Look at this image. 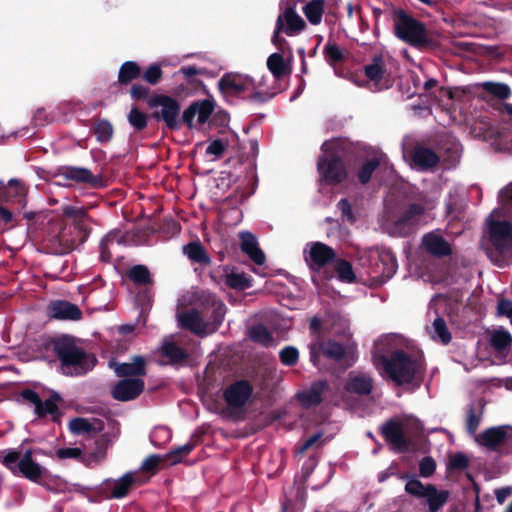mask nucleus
I'll list each match as a JSON object with an SVG mask.
<instances>
[{"instance_id":"60","label":"nucleus","mask_w":512,"mask_h":512,"mask_svg":"<svg viewBox=\"0 0 512 512\" xmlns=\"http://www.w3.org/2000/svg\"><path fill=\"white\" fill-rule=\"evenodd\" d=\"M21 459V456L16 451L8 452L4 458H3V464L9 468L14 474H17V464L19 460Z\"/></svg>"},{"instance_id":"10","label":"nucleus","mask_w":512,"mask_h":512,"mask_svg":"<svg viewBox=\"0 0 512 512\" xmlns=\"http://www.w3.org/2000/svg\"><path fill=\"white\" fill-rule=\"evenodd\" d=\"M148 106L155 110L154 116L161 118L168 128L180 127L181 106L176 99L166 95H155L148 100Z\"/></svg>"},{"instance_id":"63","label":"nucleus","mask_w":512,"mask_h":512,"mask_svg":"<svg viewBox=\"0 0 512 512\" xmlns=\"http://www.w3.org/2000/svg\"><path fill=\"white\" fill-rule=\"evenodd\" d=\"M497 314L499 316L507 317L509 320L512 319V302L507 299H501L497 303Z\"/></svg>"},{"instance_id":"8","label":"nucleus","mask_w":512,"mask_h":512,"mask_svg":"<svg viewBox=\"0 0 512 512\" xmlns=\"http://www.w3.org/2000/svg\"><path fill=\"white\" fill-rule=\"evenodd\" d=\"M405 491L428 504L429 512H437L447 501L449 494L445 490H437L433 485H424L415 477L410 478L406 485Z\"/></svg>"},{"instance_id":"6","label":"nucleus","mask_w":512,"mask_h":512,"mask_svg":"<svg viewBox=\"0 0 512 512\" xmlns=\"http://www.w3.org/2000/svg\"><path fill=\"white\" fill-rule=\"evenodd\" d=\"M224 315V304L217 303L213 321H205L196 310L178 313L177 319L182 328L188 329L199 336H205L213 333L217 329Z\"/></svg>"},{"instance_id":"20","label":"nucleus","mask_w":512,"mask_h":512,"mask_svg":"<svg viewBox=\"0 0 512 512\" xmlns=\"http://www.w3.org/2000/svg\"><path fill=\"white\" fill-rule=\"evenodd\" d=\"M42 453L43 452L40 449L27 450L21 456V459L17 464V474H20L31 481L38 482L39 479L45 474L46 469L34 460L33 454Z\"/></svg>"},{"instance_id":"34","label":"nucleus","mask_w":512,"mask_h":512,"mask_svg":"<svg viewBox=\"0 0 512 512\" xmlns=\"http://www.w3.org/2000/svg\"><path fill=\"white\" fill-rule=\"evenodd\" d=\"M161 351L163 356L168 358V362L170 364H180L183 363L187 357L188 354L178 347L173 341L170 339H166L163 342V345L161 347Z\"/></svg>"},{"instance_id":"22","label":"nucleus","mask_w":512,"mask_h":512,"mask_svg":"<svg viewBox=\"0 0 512 512\" xmlns=\"http://www.w3.org/2000/svg\"><path fill=\"white\" fill-rule=\"evenodd\" d=\"M144 389V381L140 378L119 381L113 389V397L119 401L135 399Z\"/></svg>"},{"instance_id":"26","label":"nucleus","mask_w":512,"mask_h":512,"mask_svg":"<svg viewBox=\"0 0 512 512\" xmlns=\"http://www.w3.org/2000/svg\"><path fill=\"white\" fill-rule=\"evenodd\" d=\"M239 238L241 240V250L247 254L255 264L263 265L266 257L258 246L257 238L249 231L240 232Z\"/></svg>"},{"instance_id":"39","label":"nucleus","mask_w":512,"mask_h":512,"mask_svg":"<svg viewBox=\"0 0 512 512\" xmlns=\"http://www.w3.org/2000/svg\"><path fill=\"white\" fill-rule=\"evenodd\" d=\"M333 267L337 274V278L346 283H353L356 279L352 265L343 259H336L333 261Z\"/></svg>"},{"instance_id":"17","label":"nucleus","mask_w":512,"mask_h":512,"mask_svg":"<svg viewBox=\"0 0 512 512\" xmlns=\"http://www.w3.org/2000/svg\"><path fill=\"white\" fill-rule=\"evenodd\" d=\"M252 77L240 73L225 74L219 80V88L225 95H234L240 93H249L255 88Z\"/></svg>"},{"instance_id":"48","label":"nucleus","mask_w":512,"mask_h":512,"mask_svg":"<svg viewBox=\"0 0 512 512\" xmlns=\"http://www.w3.org/2000/svg\"><path fill=\"white\" fill-rule=\"evenodd\" d=\"M193 448L194 446L191 443H186L167 453L166 459L169 460L171 464H177L182 460L183 457L187 456L193 450Z\"/></svg>"},{"instance_id":"57","label":"nucleus","mask_w":512,"mask_h":512,"mask_svg":"<svg viewBox=\"0 0 512 512\" xmlns=\"http://www.w3.org/2000/svg\"><path fill=\"white\" fill-rule=\"evenodd\" d=\"M481 423V416L477 415L472 409L469 411L467 420H466V426L467 431L470 435H472L475 438L476 431Z\"/></svg>"},{"instance_id":"21","label":"nucleus","mask_w":512,"mask_h":512,"mask_svg":"<svg viewBox=\"0 0 512 512\" xmlns=\"http://www.w3.org/2000/svg\"><path fill=\"white\" fill-rule=\"evenodd\" d=\"M502 126L492 124L488 119L481 118L470 125V134L477 139L488 141L498 148Z\"/></svg>"},{"instance_id":"2","label":"nucleus","mask_w":512,"mask_h":512,"mask_svg":"<svg viewBox=\"0 0 512 512\" xmlns=\"http://www.w3.org/2000/svg\"><path fill=\"white\" fill-rule=\"evenodd\" d=\"M56 353L61 360L63 374L78 376L90 371L96 364V358L86 354L69 339H62L55 344Z\"/></svg>"},{"instance_id":"59","label":"nucleus","mask_w":512,"mask_h":512,"mask_svg":"<svg viewBox=\"0 0 512 512\" xmlns=\"http://www.w3.org/2000/svg\"><path fill=\"white\" fill-rule=\"evenodd\" d=\"M435 468V461L431 457H425L419 463V471L423 477L431 476L434 473Z\"/></svg>"},{"instance_id":"14","label":"nucleus","mask_w":512,"mask_h":512,"mask_svg":"<svg viewBox=\"0 0 512 512\" xmlns=\"http://www.w3.org/2000/svg\"><path fill=\"white\" fill-rule=\"evenodd\" d=\"M489 240L495 250L507 255L512 247V225L506 221H491L488 231Z\"/></svg>"},{"instance_id":"23","label":"nucleus","mask_w":512,"mask_h":512,"mask_svg":"<svg viewBox=\"0 0 512 512\" xmlns=\"http://www.w3.org/2000/svg\"><path fill=\"white\" fill-rule=\"evenodd\" d=\"M69 429L75 435L94 437L104 429L103 421L97 418H74L69 422Z\"/></svg>"},{"instance_id":"15","label":"nucleus","mask_w":512,"mask_h":512,"mask_svg":"<svg viewBox=\"0 0 512 512\" xmlns=\"http://www.w3.org/2000/svg\"><path fill=\"white\" fill-rule=\"evenodd\" d=\"M214 111V105L210 100H200L192 103L183 112V122L190 128H198L206 123Z\"/></svg>"},{"instance_id":"12","label":"nucleus","mask_w":512,"mask_h":512,"mask_svg":"<svg viewBox=\"0 0 512 512\" xmlns=\"http://www.w3.org/2000/svg\"><path fill=\"white\" fill-rule=\"evenodd\" d=\"M307 27L304 19L297 13L294 7H286L281 11L276 20V27L273 35V42L277 44L280 41L279 33L283 32L288 36H296L303 32Z\"/></svg>"},{"instance_id":"62","label":"nucleus","mask_w":512,"mask_h":512,"mask_svg":"<svg viewBox=\"0 0 512 512\" xmlns=\"http://www.w3.org/2000/svg\"><path fill=\"white\" fill-rule=\"evenodd\" d=\"M62 211L65 216L72 217L76 221H82L86 217L84 209L80 207L67 205Z\"/></svg>"},{"instance_id":"4","label":"nucleus","mask_w":512,"mask_h":512,"mask_svg":"<svg viewBox=\"0 0 512 512\" xmlns=\"http://www.w3.org/2000/svg\"><path fill=\"white\" fill-rule=\"evenodd\" d=\"M363 266L370 268V273L378 278L380 283L386 282L397 271L398 264L395 256L386 248H370L360 256Z\"/></svg>"},{"instance_id":"51","label":"nucleus","mask_w":512,"mask_h":512,"mask_svg":"<svg viewBox=\"0 0 512 512\" xmlns=\"http://www.w3.org/2000/svg\"><path fill=\"white\" fill-rule=\"evenodd\" d=\"M279 357L284 365L292 366L297 363L299 359V352L295 347L287 346L280 351Z\"/></svg>"},{"instance_id":"54","label":"nucleus","mask_w":512,"mask_h":512,"mask_svg":"<svg viewBox=\"0 0 512 512\" xmlns=\"http://www.w3.org/2000/svg\"><path fill=\"white\" fill-rule=\"evenodd\" d=\"M81 454V449L77 447L59 448L55 451V456L59 460L78 459Z\"/></svg>"},{"instance_id":"5","label":"nucleus","mask_w":512,"mask_h":512,"mask_svg":"<svg viewBox=\"0 0 512 512\" xmlns=\"http://www.w3.org/2000/svg\"><path fill=\"white\" fill-rule=\"evenodd\" d=\"M397 37L413 47L423 49L431 45V40L422 23L401 12L395 22Z\"/></svg>"},{"instance_id":"3","label":"nucleus","mask_w":512,"mask_h":512,"mask_svg":"<svg viewBox=\"0 0 512 512\" xmlns=\"http://www.w3.org/2000/svg\"><path fill=\"white\" fill-rule=\"evenodd\" d=\"M320 180L327 184H337L347 177V170L341 160L338 141H326L322 145V154L317 164Z\"/></svg>"},{"instance_id":"58","label":"nucleus","mask_w":512,"mask_h":512,"mask_svg":"<svg viewBox=\"0 0 512 512\" xmlns=\"http://www.w3.org/2000/svg\"><path fill=\"white\" fill-rule=\"evenodd\" d=\"M8 184H9L10 189L13 191L15 196L18 198L17 203L19 204V206L23 207L25 205L24 200H23V196L26 194L25 186L15 179H11Z\"/></svg>"},{"instance_id":"28","label":"nucleus","mask_w":512,"mask_h":512,"mask_svg":"<svg viewBox=\"0 0 512 512\" xmlns=\"http://www.w3.org/2000/svg\"><path fill=\"white\" fill-rule=\"evenodd\" d=\"M411 161L413 168L426 171L437 165L439 157L428 148L416 147L412 152Z\"/></svg>"},{"instance_id":"1","label":"nucleus","mask_w":512,"mask_h":512,"mask_svg":"<svg viewBox=\"0 0 512 512\" xmlns=\"http://www.w3.org/2000/svg\"><path fill=\"white\" fill-rule=\"evenodd\" d=\"M404 346H407V341L397 334L385 335L374 345L373 363L376 369L397 384L411 383L423 366L422 357L402 351Z\"/></svg>"},{"instance_id":"27","label":"nucleus","mask_w":512,"mask_h":512,"mask_svg":"<svg viewBox=\"0 0 512 512\" xmlns=\"http://www.w3.org/2000/svg\"><path fill=\"white\" fill-rule=\"evenodd\" d=\"M424 248L434 256L443 257L451 254L450 244L438 231H432L423 237Z\"/></svg>"},{"instance_id":"42","label":"nucleus","mask_w":512,"mask_h":512,"mask_svg":"<svg viewBox=\"0 0 512 512\" xmlns=\"http://www.w3.org/2000/svg\"><path fill=\"white\" fill-rule=\"evenodd\" d=\"M267 67L276 79L281 78L287 73V66L284 58L279 53H273L268 57Z\"/></svg>"},{"instance_id":"55","label":"nucleus","mask_w":512,"mask_h":512,"mask_svg":"<svg viewBox=\"0 0 512 512\" xmlns=\"http://www.w3.org/2000/svg\"><path fill=\"white\" fill-rule=\"evenodd\" d=\"M499 201L505 213H509L512 208V183L499 192Z\"/></svg>"},{"instance_id":"7","label":"nucleus","mask_w":512,"mask_h":512,"mask_svg":"<svg viewBox=\"0 0 512 512\" xmlns=\"http://www.w3.org/2000/svg\"><path fill=\"white\" fill-rule=\"evenodd\" d=\"M19 399L28 405H32L34 407V413L38 417L50 416L53 421H59L61 418L59 405L62 402V398L55 391H51L49 397L45 399V401H42L41 397L36 392L26 389L20 393Z\"/></svg>"},{"instance_id":"25","label":"nucleus","mask_w":512,"mask_h":512,"mask_svg":"<svg viewBox=\"0 0 512 512\" xmlns=\"http://www.w3.org/2000/svg\"><path fill=\"white\" fill-rule=\"evenodd\" d=\"M251 393L252 388L248 382L238 381L225 390L224 397L229 406L241 407L247 402Z\"/></svg>"},{"instance_id":"9","label":"nucleus","mask_w":512,"mask_h":512,"mask_svg":"<svg viewBox=\"0 0 512 512\" xmlns=\"http://www.w3.org/2000/svg\"><path fill=\"white\" fill-rule=\"evenodd\" d=\"M436 204L434 199L411 204L395 221L396 229L402 233L417 225L427 223L430 219V212L436 207Z\"/></svg>"},{"instance_id":"47","label":"nucleus","mask_w":512,"mask_h":512,"mask_svg":"<svg viewBox=\"0 0 512 512\" xmlns=\"http://www.w3.org/2000/svg\"><path fill=\"white\" fill-rule=\"evenodd\" d=\"M255 88L251 90V95L255 99H262L263 97L270 94L269 87L267 84V77L260 76L258 78L252 77Z\"/></svg>"},{"instance_id":"53","label":"nucleus","mask_w":512,"mask_h":512,"mask_svg":"<svg viewBox=\"0 0 512 512\" xmlns=\"http://www.w3.org/2000/svg\"><path fill=\"white\" fill-rule=\"evenodd\" d=\"M469 464L467 456L463 453H456L449 457L448 468L453 470H463Z\"/></svg>"},{"instance_id":"45","label":"nucleus","mask_w":512,"mask_h":512,"mask_svg":"<svg viewBox=\"0 0 512 512\" xmlns=\"http://www.w3.org/2000/svg\"><path fill=\"white\" fill-rule=\"evenodd\" d=\"M481 87L486 92L492 94L493 96L499 99H508L511 95L510 87L505 83L499 82H483L481 83Z\"/></svg>"},{"instance_id":"50","label":"nucleus","mask_w":512,"mask_h":512,"mask_svg":"<svg viewBox=\"0 0 512 512\" xmlns=\"http://www.w3.org/2000/svg\"><path fill=\"white\" fill-rule=\"evenodd\" d=\"M129 277L135 283L146 284L150 282V272L143 265L134 266L129 271Z\"/></svg>"},{"instance_id":"29","label":"nucleus","mask_w":512,"mask_h":512,"mask_svg":"<svg viewBox=\"0 0 512 512\" xmlns=\"http://www.w3.org/2000/svg\"><path fill=\"white\" fill-rule=\"evenodd\" d=\"M372 387L373 382L371 377L361 372H351L348 376L345 386L348 392L357 393L360 395L369 394L372 390Z\"/></svg>"},{"instance_id":"11","label":"nucleus","mask_w":512,"mask_h":512,"mask_svg":"<svg viewBox=\"0 0 512 512\" xmlns=\"http://www.w3.org/2000/svg\"><path fill=\"white\" fill-rule=\"evenodd\" d=\"M417 420L413 418H404L399 420H390L382 427L385 439L396 451H405L408 448L406 435L412 432L413 427H418Z\"/></svg>"},{"instance_id":"41","label":"nucleus","mask_w":512,"mask_h":512,"mask_svg":"<svg viewBox=\"0 0 512 512\" xmlns=\"http://www.w3.org/2000/svg\"><path fill=\"white\" fill-rule=\"evenodd\" d=\"M225 284L233 289H246L251 287L252 280L243 272L232 271L226 275Z\"/></svg>"},{"instance_id":"56","label":"nucleus","mask_w":512,"mask_h":512,"mask_svg":"<svg viewBox=\"0 0 512 512\" xmlns=\"http://www.w3.org/2000/svg\"><path fill=\"white\" fill-rule=\"evenodd\" d=\"M324 52L329 62H338L343 58L342 50L335 43H327Z\"/></svg>"},{"instance_id":"30","label":"nucleus","mask_w":512,"mask_h":512,"mask_svg":"<svg viewBox=\"0 0 512 512\" xmlns=\"http://www.w3.org/2000/svg\"><path fill=\"white\" fill-rule=\"evenodd\" d=\"M110 366L114 369L118 376H143L145 375V360L142 356L133 357L131 362L114 363L110 362Z\"/></svg>"},{"instance_id":"49","label":"nucleus","mask_w":512,"mask_h":512,"mask_svg":"<svg viewBox=\"0 0 512 512\" xmlns=\"http://www.w3.org/2000/svg\"><path fill=\"white\" fill-rule=\"evenodd\" d=\"M128 122L136 130H142L147 126V116L137 108H132L127 116Z\"/></svg>"},{"instance_id":"38","label":"nucleus","mask_w":512,"mask_h":512,"mask_svg":"<svg viewBox=\"0 0 512 512\" xmlns=\"http://www.w3.org/2000/svg\"><path fill=\"white\" fill-rule=\"evenodd\" d=\"M183 253L192 261L197 263H209L210 258L203 246L198 242L189 243L183 247Z\"/></svg>"},{"instance_id":"36","label":"nucleus","mask_w":512,"mask_h":512,"mask_svg":"<svg viewBox=\"0 0 512 512\" xmlns=\"http://www.w3.org/2000/svg\"><path fill=\"white\" fill-rule=\"evenodd\" d=\"M134 481V474L132 472H128L124 474L119 479L111 482L112 485V498H123L128 494V491Z\"/></svg>"},{"instance_id":"43","label":"nucleus","mask_w":512,"mask_h":512,"mask_svg":"<svg viewBox=\"0 0 512 512\" xmlns=\"http://www.w3.org/2000/svg\"><path fill=\"white\" fill-rule=\"evenodd\" d=\"M140 67L133 61H127L122 64L119 70L118 80L122 84H127L140 75Z\"/></svg>"},{"instance_id":"61","label":"nucleus","mask_w":512,"mask_h":512,"mask_svg":"<svg viewBox=\"0 0 512 512\" xmlns=\"http://www.w3.org/2000/svg\"><path fill=\"white\" fill-rule=\"evenodd\" d=\"M497 149L512 152V131H507L505 127H502Z\"/></svg>"},{"instance_id":"40","label":"nucleus","mask_w":512,"mask_h":512,"mask_svg":"<svg viewBox=\"0 0 512 512\" xmlns=\"http://www.w3.org/2000/svg\"><path fill=\"white\" fill-rule=\"evenodd\" d=\"M490 343L496 350L501 351L511 346L512 336L509 331L498 328L491 333Z\"/></svg>"},{"instance_id":"19","label":"nucleus","mask_w":512,"mask_h":512,"mask_svg":"<svg viewBox=\"0 0 512 512\" xmlns=\"http://www.w3.org/2000/svg\"><path fill=\"white\" fill-rule=\"evenodd\" d=\"M303 254L307 265L312 269H320L335 257L333 249L321 242L306 244Z\"/></svg>"},{"instance_id":"64","label":"nucleus","mask_w":512,"mask_h":512,"mask_svg":"<svg viewBox=\"0 0 512 512\" xmlns=\"http://www.w3.org/2000/svg\"><path fill=\"white\" fill-rule=\"evenodd\" d=\"M203 73H205V69L198 68L194 65L183 66L177 72V74H182L186 79H192L193 77L201 75Z\"/></svg>"},{"instance_id":"37","label":"nucleus","mask_w":512,"mask_h":512,"mask_svg":"<svg viewBox=\"0 0 512 512\" xmlns=\"http://www.w3.org/2000/svg\"><path fill=\"white\" fill-rule=\"evenodd\" d=\"M428 333L433 340L440 341L443 344H448L451 340V334L446 323L440 317H437L433 321L431 328L428 329Z\"/></svg>"},{"instance_id":"18","label":"nucleus","mask_w":512,"mask_h":512,"mask_svg":"<svg viewBox=\"0 0 512 512\" xmlns=\"http://www.w3.org/2000/svg\"><path fill=\"white\" fill-rule=\"evenodd\" d=\"M512 439V427L508 425L491 427L475 435V441L490 450H496Z\"/></svg>"},{"instance_id":"13","label":"nucleus","mask_w":512,"mask_h":512,"mask_svg":"<svg viewBox=\"0 0 512 512\" xmlns=\"http://www.w3.org/2000/svg\"><path fill=\"white\" fill-rule=\"evenodd\" d=\"M310 359L315 366L320 363V356L323 355L335 362H340L346 357V349L332 340L316 339L309 345Z\"/></svg>"},{"instance_id":"32","label":"nucleus","mask_w":512,"mask_h":512,"mask_svg":"<svg viewBox=\"0 0 512 512\" xmlns=\"http://www.w3.org/2000/svg\"><path fill=\"white\" fill-rule=\"evenodd\" d=\"M388 160L386 155L379 153L374 155L371 159L366 161L359 170L358 178L361 183H367L373 172L380 166H387Z\"/></svg>"},{"instance_id":"44","label":"nucleus","mask_w":512,"mask_h":512,"mask_svg":"<svg viewBox=\"0 0 512 512\" xmlns=\"http://www.w3.org/2000/svg\"><path fill=\"white\" fill-rule=\"evenodd\" d=\"M249 337L254 342L263 346L274 345V339L268 329L262 325H257L249 330Z\"/></svg>"},{"instance_id":"35","label":"nucleus","mask_w":512,"mask_h":512,"mask_svg":"<svg viewBox=\"0 0 512 512\" xmlns=\"http://www.w3.org/2000/svg\"><path fill=\"white\" fill-rule=\"evenodd\" d=\"M326 384L322 381L314 383L308 391L298 394L299 400L305 406L318 404Z\"/></svg>"},{"instance_id":"16","label":"nucleus","mask_w":512,"mask_h":512,"mask_svg":"<svg viewBox=\"0 0 512 512\" xmlns=\"http://www.w3.org/2000/svg\"><path fill=\"white\" fill-rule=\"evenodd\" d=\"M388 62V56L378 55L374 56L371 62L364 68L367 80L371 82L377 90L388 87Z\"/></svg>"},{"instance_id":"52","label":"nucleus","mask_w":512,"mask_h":512,"mask_svg":"<svg viewBox=\"0 0 512 512\" xmlns=\"http://www.w3.org/2000/svg\"><path fill=\"white\" fill-rule=\"evenodd\" d=\"M142 77L146 82H148L152 85L157 84L162 77V70H161L160 65H158V64L150 65L146 69V71L144 72Z\"/></svg>"},{"instance_id":"46","label":"nucleus","mask_w":512,"mask_h":512,"mask_svg":"<svg viewBox=\"0 0 512 512\" xmlns=\"http://www.w3.org/2000/svg\"><path fill=\"white\" fill-rule=\"evenodd\" d=\"M113 131L112 124L107 120L98 121L94 128V133L100 142L109 141L113 136Z\"/></svg>"},{"instance_id":"33","label":"nucleus","mask_w":512,"mask_h":512,"mask_svg":"<svg viewBox=\"0 0 512 512\" xmlns=\"http://www.w3.org/2000/svg\"><path fill=\"white\" fill-rule=\"evenodd\" d=\"M63 176L69 180L77 182L89 183L96 187L100 183V179L93 175L90 170L80 167H67L63 171Z\"/></svg>"},{"instance_id":"31","label":"nucleus","mask_w":512,"mask_h":512,"mask_svg":"<svg viewBox=\"0 0 512 512\" xmlns=\"http://www.w3.org/2000/svg\"><path fill=\"white\" fill-rule=\"evenodd\" d=\"M326 3L324 0H309L302 7V12L311 25H319L322 22Z\"/></svg>"},{"instance_id":"24","label":"nucleus","mask_w":512,"mask_h":512,"mask_svg":"<svg viewBox=\"0 0 512 512\" xmlns=\"http://www.w3.org/2000/svg\"><path fill=\"white\" fill-rule=\"evenodd\" d=\"M48 313L52 318L59 320L77 321L82 317V313L77 305L62 300L51 302L48 305Z\"/></svg>"}]
</instances>
